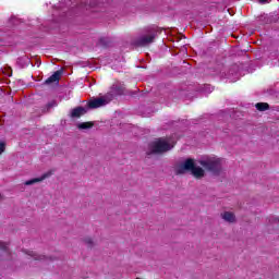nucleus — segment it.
<instances>
[{
    "label": "nucleus",
    "instance_id": "f257e3e1",
    "mask_svg": "<svg viewBox=\"0 0 279 279\" xmlns=\"http://www.w3.org/2000/svg\"><path fill=\"white\" fill-rule=\"evenodd\" d=\"M174 172L175 175H184V173L190 172L196 180H202L206 175V171L202 167L196 166L193 158H187L184 162L175 166Z\"/></svg>",
    "mask_w": 279,
    "mask_h": 279
},
{
    "label": "nucleus",
    "instance_id": "f03ea898",
    "mask_svg": "<svg viewBox=\"0 0 279 279\" xmlns=\"http://www.w3.org/2000/svg\"><path fill=\"white\" fill-rule=\"evenodd\" d=\"M171 149H173V145L163 138H159L150 144V150L147 153V156H151V154H165L171 151Z\"/></svg>",
    "mask_w": 279,
    "mask_h": 279
},
{
    "label": "nucleus",
    "instance_id": "7ed1b4c3",
    "mask_svg": "<svg viewBox=\"0 0 279 279\" xmlns=\"http://www.w3.org/2000/svg\"><path fill=\"white\" fill-rule=\"evenodd\" d=\"M199 165L203 166L206 169V171H210V173H214L215 175H219L221 173L220 158L201 160Z\"/></svg>",
    "mask_w": 279,
    "mask_h": 279
},
{
    "label": "nucleus",
    "instance_id": "20e7f679",
    "mask_svg": "<svg viewBox=\"0 0 279 279\" xmlns=\"http://www.w3.org/2000/svg\"><path fill=\"white\" fill-rule=\"evenodd\" d=\"M155 38H156L155 35L142 36L135 40V46L136 47H147V45H150V43H154Z\"/></svg>",
    "mask_w": 279,
    "mask_h": 279
},
{
    "label": "nucleus",
    "instance_id": "39448f33",
    "mask_svg": "<svg viewBox=\"0 0 279 279\" xmlns=\"http://www.w3.org/2000/svg\"><path fill=\"white\" fill-rule=\"evenodd\" d=\"M106 104H108V101L102 97L94 98L87 102V108H89L90 110H95L97 108H101L102 106H106Z\"/></svg>",
    "mask_w": 279,
    "mask_h": 279
},
{
    "label": "nucleus",
    "instance_id": "423d86ee",
    "mask_svg": "<svg viewBox=\"0 0 279 279\" xmlns=\"http://www.w3.org/2000/svg\"><path fill=\"white\" fill-rule=\"evenodd\" d=\"M86 112H88V109L78 106L71 110L70 117L71 119H81L82 117H84V114H86Z\"/></svg>",
    "mask_w": 279,
    "mask_h": 279
},
{
    "label": "nucleus",
    "instance_id": "0eeeda50",
    "mask_svg": "<svg viewBox=\"0 0 279 279\" xmlns=\"http://www.w3.org/2000/svg\"><path fill=\"white\" fill-rule=\"evenodd\" d=\"M0 260H10V248L5 242H0Z\"/></svg>",
    "mask_w": 279,
    "mask_h": 279
},
{
    "label": "nucleus",
    "instance_id": "6e6552de",
    "mask_svg": "<svg viewBox=\"0 0 279 279\" xmlns=\"http://www.w3.org/2000/svg\"><path fill=\"white\" fill-rule=\"evenodd\" d=\"M60 77H62V70L56 71L50 77L45 81V84L49 86V84H53L54 82H60Z\"/></svg>",
    "mask_w": 279,
    "mask_h": 279
},
{
    "label": "nucleus",
    "instance_id": "1a4fd4ad",
    "mask_svg": "<svg viewBox=\"0 0 279 279\" xmlns=\"http://www.w3.org/2000/svg\"><path fill=\"white\" fill-rule=\"evenodd\" d=\"M220 217L223 221H227V223H234V221H236V216L232 211H223L220 214Z\"/></svg>",
    "mask_w": 279,
    "mask_h": 279
},
{
    "label": "nucleus",
    "instance_id": "9d476101",
    "mask_svg": "<svg viewBox=\"0 0 279 279\" xmlns=\"http://www.w3.org/2000/svg\"><path fill=\"white\" fill-rule=\"evenodd\" d=\"M49 178V174L45 173L39 178L31 179L25 181V186H32V184H38V182H43V180H47Z\"/></svg>",
    "mask_w": 279,
    "mask_h": 279
},
{
    "label": "nucleus",
    "instance_id": "9b49d317",
    "mask_svg": "<svg viewBox=\"0 0 279 279\" xmlns=\"http://www.w3.org/2000/svg\"><path fill=\"white\" fill-rule=\"evenodd\" d=\"M26 254L28 256H31L32 258H34V260H45L47 257L44 255H38L36 252L34 251H26Z\"/></svg>",
    "mask_w": 279,
    "mask_h": 279
},
{
    "label": "nucleus",
    "instance_id": "f8f14e48",
    "mask_svg": "<svg viewBox=\"0 0 279 279\" xmlns=\"http://www.w3.org/2000/svg\"><path fill=\"white\" fill-rule=\"evenodd\" d=\"M255 108L259 111V112H265L266 110H269V104L267 102H257L255 105Z\"/></svg>",
    "mask_w": 279,
    "mask_h": 279
},
{
    "label": "nucleus",
    "instance_id": "ddd939ff",
    "mask_svg": "<svg viewBox=\"0 0 279 279\" xmlns=\"http://www.w3.org/2000/svg\"><path fill=\"white\" fill-rule=\"evenodd\" d=\"M95 123L93 122H83V123H78L77 128L78 130H90V128H94Z\"/></svg>",
    "mask_w": 279,
    "mask_h": 279
},
{
    "label": "nucleus",
    "instance_id": "4468645a",
    "mask_svg": "<svg viewBox=\"0 0 279 279\" xmlns=\"http://www.w3.org/2000/svg\"><path fill=\"white\" fill-rule=\"evenodd\" d=\"M84 243L87 245V247H93V245H94L92 238H85Z\"/></svg>",
    "mask_w": 279,
    "mask_h": 279
},
{
    "label": "nucleus",
    "instance_id": "2eb2a0df",
    "mask_svg": "<svg viewBox=\"0 0 279 279\" xmlns=\"http://www.w3.org/2000/svg\"><path fill=\"white\" fill-rule=\"evenodd\" d=\"M56 106H58V104H56V100H52L51 102L47 104V108H53Z\"/></svg>",
    "mask_w": 279,
    "mask_h": 279
},
{
    "label": "nucleus",
    "instance_id": "dca6fc26",
    "mask_svg": "<svg viewBox=\"0 0 279 279\" xmlns=\"http://www.w3.org/2000/svg\"><path fill=\"white\" fill-rule=\"evenodd\" d=\"M5 151V143L1 142L0 143V154H3Z\"/></svg>",
    "mask_w": 279,
    "mask_h": 279
},
{
    "label": "nucleus",
    "instance_id": "f3484780",
    "mask_svg": "<svg viewBox=\"0 0 279 279\" xmlns=\"http://www.w3.org/2000/svg\"><path fill=\"white\" fill-rule=\"evenodd\" d=\"M99 43L100 45H106V38H100Z\"/></svg>",
    "mask_w": 279,
    "mask_h": 279
},
{
    "label": "nucleus",
    "instance_id": "a211bd4d",
    "mask_svg": "<svg viewBox=\"0 0 279 279\" xmlns=\"http://www.w3.org/2000/svg\"><path fill=\"white\" fill-rule=\"evenodd\" d=\"M262 1V3H265V1H267V0H260Z\"/></svg>",
    "mask_w": 279,
    "mask_h": 279
}]
</instances>
